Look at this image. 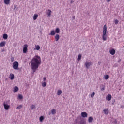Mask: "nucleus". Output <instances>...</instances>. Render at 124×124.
<instances>
[{"label":"nucleus","mask_w":124,"mask_h":124,"mask_svg":"<svg viewBox=\"0 0 124 124\" xmlns=\"http://www.w3.org/2000/svg\"><path fill=\"white\" fill-rule=\"evenodd\" d=\"M79 124H86V122H84V121H80Z\"/></svg>","instance_id":"34"},{"label":"nucleus","mask_w":124,"mask_h":124,"mask_svg":"<svg viewBox=\"0 0 124 124\" xmlns=\"http://www.w3.org/2000/svg\"><path fill=\"white\" fill-rule=\"evenodd\" d=\"M72 19L73 20H75V16H73Z\"/></svg>","instance_id":"38"},{"label":"nucleus","mask_w":124,"mask_h":124,"mask_svg":"<svg viewBox=\"0 0 124 124\" xmlns=\"http://www.w3.org/2000/svg\"><path fill=\"white\" fill-rule=\"evenodd\" d=\"M31 69L33 72L36 71V69L39 67L41 64V58L38 55L35 56L30 62Z\"/></svg>","instance_id":"1"},{"label":"nucleus","mask_w":124,"mask_h":124,"mask_svg":"<svg viewBox=\"0 0 124 124\" xmlns=\"http://www.w3.org/2000/svg\"><path fill=\"white\" fill-rule=\"evenodd\" d=\"M60 31L59 28H57L56 29V30H55L56 33H60Z\"/></svg>","instance_id":"28"},{"label":"nucleus","mask_w":124,"mask_h":124,"mask_svg":"<svg viewBox=\"0 0 124 124\" xmlns=\"http://www.w3.org/2000/svg\"><path fill=\"white\" fill-rule=\"evenodd\" d=\"M46 14L48 16V17H51V15L52 14V11L51 10L48 9L46 11Z\"/></svg>","instance_id":"8"},{"label":"nucleus","mask_w":124,"mask_h":124,"mask_svg":"<svg viewBox=\"0 0 124 124\" xmlns=\"http://www.w3.org/2000/svg\"><path fill=\"white\" fill-rule=\"evenodd\" d=\"M37 50V51H39L40 50V46L38 45H35L34 50Z\"/></svg>","instance_id":"12"},{"label":"nucleus","mask_w":124,"mask_h":124,"mask_svg":"<svg viewBox=\"0 0 124 124\" xmlns=\"http://www.w3.org/2000/svg\"><path fill=\"white\" fill-rule=\"evenodd\" d=\"M50 111L52 115H55L57 113V110L54 108L52 109Z\"/></svg>","instance_id":"14"},{"label":"nucleus","mask_w":124,"mask_h":124,"mask_svg":"<svg viewBox=\"0 0 124 124\" xmlns=\"http://www.w3.org/2000/svg\"><path fill=\"white\" fill-rule=\"evenodd\" d=\"M37 18H38V15L34 14L33 16V19L34 20V21H35V20H36V19H37Z\"/></svg>","instance_id":"19"},{"label":"nucleus","mask_w":124,"mask_h":124,"mask_svg":"<svg viewBox=\"0 0 124 124\" xmlns=\"http://www.w3.org/2000/svg\"><path fill=\"white\" fill-rule=\"evenodd\" d=\"M112 99V96L111 94H108L106 97V100H108V101H110Z\"/></svg>","instance_id":"9"},{"label":"nucleus","mask_w":124,"mask_h":124,"mask_svg":"<svg viewBox=\"0 0 124 124\" xmlns=\"http://www.w3.org/2000/svg\"><path fill=\"white\" fill-rule=\"evenodd\" d=\"M104 79L105 80H108V79H109V75H105L104 76Z\"/></svg>","instance_id":"27"},{"label":"nucleus","mask_w":124,"mask_h":124,"mask_svg":"<svg viewBox=\"0 0 124 124\" xmlns=\"http://www.w3.org/2000/svg\"><path fill=\"white\" fill-rule=\"evenodd\" d=\"M91 65H92V62H86L85 63V66L87 68V69L90 68V66H91Z\"/></svg>","instance_id":"6"},{"label":"nucleus","mask_w":124,"mask_h":124,"mask_svg":"<svg viewBox=\"0 0 124 124\" xmlns=\"http://www.w3.org/2000/svg\"><path fill=\"white\" fill-rule=\"evenodd\" d=\"M18 91H19V88H18V87L17 86H15L14 88V90H13L14 93H16V92H18Z\"/></svg>","instance_id":"13"},{"label":"nucleus","mask_w":124,"mask_h":124,"mask_svg":"<svg viewBox=\"0 0 124 124\" xmlns=\"http://www.w3.org/2000/svg\"><path fill=\"white\" fill-rule=\"evenodd\" d=\"M39 120H40V122L41 123H42V122H43V120H44V117L43 116H41L40 118H39Z\"/></svg>","instance_id":"26"},{"label":"nucleus","mask_w":124,"mask_h":124,"mask_svg":"<svg viewBox=\"0 0 124 124\" xmlns=\"http://www.w3.org/2000/svg\"><path fill=\"white\" fill-rule=\"evenodd\" d=\"M55 31L52 30L50 33V35H55Z\"/></svg>","instance_id":"30"},{"label":"nucleus","mask_w":124,"mask_h":124,"mask_svg":"<svg viewBox=\"0 0 124 124\" xmlns=\"http://www.w3.org/2000/svg\"><path fill=\"white\" fill-rule=\"evenodd\" d=\"M62 91L61 90H58L57 91V95H61V94H62Z\"/></svg>","instance_id":"24"},{"label":"nucleus","mask_w":124,"mask_h":124,"mask_svg":"<svg viewBox=\"0 0 124 124\" xmlns=\"http://www.w3.org/2000/svg\"><path fill=\"white\" fill-rule=\"evenodd\" d=\"M55 41H59L60 39V35L59 34H56L55 37Z\"/></svg>","instance_id":"18"},{"label":"nucleus","mask_w":124,"mask_h":124,"mask_svg":"<svg viewBox=\"0 0 124 124\" xmlns=\"http://www.w3.org/2000/svg\"><path fill=\"white\" fill-rule=\"evenodd\" d=\"M27 51H28V45L25 44L23 46V52L24 54H26Z\"/></svg>","instance_id":"5"},{"label":"nucleus","mask_w":124,"mask_h":124,"mask_svg":"<svg viewBox=\"0 0 124 124\" xmlns=\"http://www.w3.org/2000/svg\"><path fill=\"white\" fill-rule=\"evenodd\" d=\"M4 3L5 4L8 5L10 3V0H4Z\"/></svg>","instance_id":"15"},{"label":"nucleus","mask_w":124,"mask_h":124,"mask_svg":"<svg viewBox=\"0 0 124 124\" xmlns=\"http://www.w3.org/2000/svg\"><path fill=\"white\" fill-rule=\"evenodd\" d=\"M13 68L16 70H18L19 69V62L17 61H15L13 63Z\"/></svg>","instance_id":"3"},{"label":"nucleus","mask_w":124,"mask_h":124,"mask_svg":"<svg viewBox=\"0 0 124 124\" xmlns=\"http://www.w3.org/2000/svg\"><path fill=\"white\" fill-rule=\"evenodd\" d=\"M106 32H107V26L106 25H104L102 35V38L104 41H106L107 40V34H106Z\"/></svg>","instance_id":"2"},{"label":"nucleus","mask_w":124,"mask_h":124,"mask_svg":"<svg viewBox=\"0 0 124 124\" xmlns=\"http://www.w3.org/2000/svg\"><path fill=\"white\" fill-rule=\"evenodd\" d=\"M0 47H3V46H5V42L3 41L0 43Z\"/></svg>","instance_id":"21"},{"label":"nucleus","mask_w":124,"mask_h":124,"mask_svg":"<svg viewBox=\"0 0 124 124\" xmlns=\"http://www.w3.org/2000/svg\"><path fill=\"white\" fill-rule=\"evenodd\" d=\"M14 74L11 73L10 74L9 78L11 80H14Z\"/></svg>","instance_id":"16"},{"label":"nucleus","mask_w":124,"mask_h":124,"mask_svg":"<svg viewBox=\"0 0 124 124\" xmlns=\"http://www.w3.org/2000/svg\"><path fill=\"white\" fill-rule=\"evenodd\" d=\"M72 2H73V1H71V3H72Z\"/></svg>","instance_id":"41"},{"label":"nucleus","mask_w":124,"mask_h":124,"mask_svg":"<svg viewBox=\"0 0 124 124\" xmlns=\"http://www.w3.org/2000/svg\"><path fill=\"white\" fill-rule=\"evenodd\" d=\"M43 82H46V77H43Z\"/></svg>","instance_id":"35"},{"label":"nucleus","mask_w":124,"mask_h":124,"mask_svg":"<svg viewBox=\"0 0 124 124\" xmlns=\"http://www.w3.org/2000/svg\"><path fill=\"white\" fill-rule=\"evenodd\" d=\"M81 115L82 118H87L88 117V113L86 112H82L81 113Z\"/></svg>","instance_id":"7"},{"label":"nucleus","mask_w":124,"mask_h":124,"mask_svg":"<svg viewBox=\"0 0 124 124\" xmlns=\"http://www.w3.org/2000/svg\"><path fill=\"white\" fill-rule=\"evenodd\" d=\"M8 37V35H7V34H4L3 35V39H5V40H6V39H7Z\"/></svg>","instance_id":"20"},{"label":"nucleus","mask_w":124,"mask_h":124,"mask_svg":"<svg viewBox=\"0 0 124 124\" xmlns=\"http://www.w3.org/2000/svg\"><path fill=\"white\" fill-rule=\"evenodd\" d=\"M114 23H115V25H117V24H119V20H115V21H114Z\"/></svg>","instance_id":"33"},{"label":"nucleus","mask_w":124,"mask_h":124,"mask_svg":"<svg viewBox=\"0 0 124 124\" xmlns=\"http://www.w3.org/2000/svg\"><path fill=\"white\" fill-rule=\"evenodd\" d=\"M117 124V120L115 119L113 122V124Z\"/></svg>","instance_id":"36"},{"label":"nucleus","mask_w":124,"mask_h":124,"mask_svg":"<svg viewBox=\"0 0 124 124\" xmlns=\"http://www.w3.org/2000/svg\"><path fill=\"white\" fill-rule=\"evenodd\" d=\"M109 53L111 55H115L116 54V50L114 49H110Z\"/></svg>","instance_id":"11"},{"label":"nucleus","mask_w":124,"mask_h":124,"mask_svg":"<svg viewBox=\"0 0 124 124\" xmlns=\"http://www.w3.org/2000/svg\"><path fill=\"white\" fill-rule=\"evenodd\" d=\"M3 106L5 110H8L10 108V105H9V102L8 101H5L3 102Z\"/></svg>","instance_id":"4"},{"label":"nucleus","mask_w":124,"mask_h":124,"mask_svg":"<svg viewBox=\"0 0 124 124\" xmlns=\"http://www.w3.org/2000/svg\"><path fill=\"white\" fill-rule=\"evenodd\" d=\"M93 117H90L88 118V123H92V122H93Z\"/></svg>","instance_id":"23"},{"label":"nucleus","mask_w":124,"mask_h":124,"mask_svg":"<svg viewBox=\"0 0 124 124\" xmlns=\"http://www.w3.org/2000/svg\"><path fill=\"white\" fill-rule=\"evenodd\" d=\"M22 107H23V106L22 105H20L19 106L17 107L16 109L17 110H20V109H21V108H22Z\"/></svg>","instance_id":"31"},{"label":"nucleus","mask_w":124,"mask_h":124,"mask_svg":"<svg viewBox=\"0 0 124 124\" xmlns=\"http://www.w3.org/2000/svg\"><path fill=\"white\" fill-rule=\"evenodd\" d=\"M81 58H82V55L81 54H79L78 56V62L79 61H81Z\"/></svg>","instance_id":"29"},{"label":"nucleus","mask_w":124,"mask_h":124,"mask_svg":"<svg viewBox=\"0 0 124 124\" xmlns=\"http://www.w3.org/2000/svg\"><path fill=\"white\" fill-rule=\"evenodd\" d=\"M51 114H52V113H51V111H50V112H49V113H48V115L50 116V115H51Z\"/></svg>","instance_id":"39"},{"label":"nucleus","mask_w":124,"mask_h":124,"mask_svg":"<svg viewBox=\"0 0 124 124\" xmlns=\"http://www.w3.org/2000/svg\"><path fill=\"white\" fill-rule=\"evenodd\" d=\"M42 86L44 88L45 87H46L47 86V82H42Z\"/></svg>","instance_id":"22"},{"label":"nucleus","mask_w":124,"mask_h":124,"mask_svg":"<svg viewBox=\"0 0 124 124\" xmlns=\"http://www.w3.org/2000/svg\"><path fill=\"white\" fill-rule=\"evenodd\" d=\"M11 62H13V59H12L11 60Z\"/></svg>","instance_id":"40"},{"label":"nucleus","mask_w":124,"mask_h":124,"mask_svg":"<svg viewBox=\"0 0 124 124\" xmlns=\"http://www.w3.org/2000/svg\"><path fill=\"white\" fill-rule=\"evenodd\" d=\"M103 111L105 115H108L109 114V109L108 108H104Z\"/></svg>","instance_id":"10"},{"label":"nucleus","mask_w":124,"mask_h":124,"mask_svg":"<svg viewBox=\"0 0 124 124\" xmlns=\"http://www.w3.org/2000/svg\"><path fill=\"white\" fill-rule=\"evenodd\" d=\"M31 108L32 110H34L36 108V107L35 106V105H31Z\"/></svg>","instance_id":"25"},{"label":"nucleus","mask_w":124,"mask_h":124,"mask_svg":"<svg viewBox=\"0 0 124 124\" xmlns=\"http://www.w3.org/2000/svg\"><path fill=\"white\" fill-rule=\"evenodd\" d=\"M111 1V0H107V2H110Z\"/></svg>","instance_id":"37"},{"label":"nucleus","mask_w":124,"mask_h":124,"mask_svg":"<svg viewBox=\"0 0 124 124\" xmlns=\"http://www.w3.org/2000/svg\"><path fill=\"white\" fill-rule=\"evenodd\" d=\"M18 97L19 99H23V95H22L21 94H19L18 95Z\"/></svg>","instance_id":"32"},{"label":"nucleus","mask_w":124,"mask_h":124,"mask_svg":"<svg viewBox=\"0 0 124 124\" xmlns=\"http://www.w3.org/2000/svg\"><path fill=\"white\" fill-rule=\"evenodd\" d=\"M20 1H22V0H20Z\"/></svg>","instance_id":"42"},{"label":"nucleus","mask_w":124,"mask_h":124,"mask_svg":"<svg viewBox=\"0 0 124 124\" xmlns=\"http://www.w3.org/2000/svg\"><path fill=\"white\" fill-rule=\"evenodd\" d=\"M94 95H95V93L94 92H93L92 93H91L90 94V96L93 98V97H94Z\"/></svg>","instance_id":"17"}]
</instances>
